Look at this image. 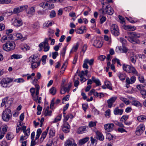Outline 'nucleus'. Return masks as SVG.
Listing matches in <instances>:
<instances>
[{"label": "nucleus", "instance_id": "1", "mask_svg": "<svg viewBox=\"0 0 146 146\" xmlns=\"http://www.w3.org/2000/svg\"><path fill=\"white\" fill-rule=\"evenodd\" d=\"M123 68L126 72L131 73L133 75L138 76L139 80L141 83L146 82V80L144 79L143 76L139 74L135 68L133 66L123 64Z\"/></svg>", "mask_w": 146, "mask_h": 146}, {"label": "nucleus", "instance_id": "2", "mask_svg": "<svg viewBox=\"0 0 146 146\" xmlns=\"http://www.w3.org/2000/svg\"><path fill=\"white\" fill-rule=\"evenodd\" d=\"M40 87L38 85H36L35 89L33 88H31L30 90L32 99L37 103L40 104L41 103L42 98L38 97L39 91Z\"/></svg>", "mask_w": 146, "mask_h": 146}, {"label": "nucleus", "instance_id": "3", "mask_svg": "<svg viewBox=\"0 0 146 146\" xmlns=\"http://www.w3.org/2000/svg\"><path fill=\"white\" fill-rule=\"evenodd\" d=\"M128 35L129 36L127 37L125 36V37L127 38V39L130 42L133 44H139L140 42L139 40L137 38L140 37V35L138 33L135 32H130L128 33Z\"/></svg>", "mask_w": 146, "mask_h": 146}, {"label": "nucleus", "instance_id": "4", "mask_svg": "<svg viewBox=\"0 0 146 146\" xmlns=\"http://www.w3.org/2000/svg\"><path fill=\"white\" fill-rule=\"evenodd\" d=\"M12 113L11 110L8 109H6L3 111L2 115V117L3 120L5 121H8L11 118Z\"/></svg>", "mask_w": 146, "mask_h": 146}, {"label": "nucleus", "instance_id": "5", "mask_svg": "<svg viewBox=\"0 0 146 146\" xmlns=\"http://www.w3.org/2000/svg\"><path fill=\"white\" fill-rule=\"evenodd\" d=\"M15 47V44L13 41H7L3 45L4 50L9 51L13 50Z\"/></svg>", "mask_w": 146, "mask_h": 146}, {"label": "nucleus", "instance_id": "6", "mask_svg": "<svg viewBox=\"0 0 146 146\" xmlns=\"http://www.w3.org/2000/svg\"><path fill=\"white\" fill-rule=\"evenodd\" d=\"M47 39H45L44 41L40 43L39 45V47L40 48L39 51H41L43 47L44 51L45 52L48 51L50 49Z\"/></svg>", "mask_w": 146, "mask_h": 146}, {"label": "nucleus", "instance_id": "7", "mask_svg": "<svg viewBox=\"0 0 146 146\" xmlns=\"http://www.w3.org/2000/svg\"><path fill=\"white\" fill-rule=\"evenodd\" d=\"M13 81V79L9 78H3L0 82V84L2 87L7 88L9 87V84Z\"/></svg>", "mask_w": 146, "mask_h": 146}, {"label": "nucleus", "instance_id": "8", "mask_svg": "<svg viewBox=\"0 0 146 146\" xmlns=\"http://www.w3.org/2000/svg\"><path fill=\"white\" fill-rule=\"evenodd\" d=\"M110 31L111 33L115 36H117L119 34V30L116 24H113L111 25Z\"/></svg>", "mask_w": 146, "mask_h": 146}, {"label": "nucleus", "instance_id": "9", "mask_svg": "<svg viewBox=\"0 0 146 146\" xmlns=\"http://www.w3.org/2000/svg\"><path fill=\"white\" fill-rule=\"evenodd\" d=\"M12 24L15 26L18 27L22 26L23 21L21 19L18 17L13 18L12 20Z\"/></svg>", "mask_w": 146, "mask_h": 146}, {"label": "nucleus", "instance_id": "10", "mask_svg": "<svg viewBox=\"0 0 146 146\" xmlns=\"http://www.w3.org/2000/svg\"><path fill=\"white\" fill-rule=\"evenodd\" d=\"M104 6H106V7L105 9L104 8L103 11L108 15H112L114 12V11L110 5L108 4Z\"/></svg>", "mask_w": 146, "mask_h": 146}, {"label": "nucleus", "instance_id": "11", "mask_svg": "<svg viewBox=\"0 0 146 146\" xmlns=\"http://www.w3.org/2000/svg\"><path fill=\"white\" fill-rule=\"evenodd\" d=\"M8 97H7L3 99L1 104V106L3 107L5 105V107L9 108L10 106L12 103V102L9 100H8Z\"/></svg>", "mask_w": 146, "mask_h": 146}, {"label": "nucleus", "instance_id": "12", "mask_svg": "<svg viewBox=\"0 0 146 146\" xmlns=\"http://www.w3.org/2000/svg\"><path fill=\"white\" fill-rule=\"evenodd\" d=\"M145 129V127L143 124H140L138 126L136 129V134L137 135H139L142 134Z\"/></svg>", "mask_w": 146, "mask_h": 146}, {"label": "nucleus", "instance_id": "13", "mask_svg": "<svg viewBox=\"0 0 146 146\" xmlns=\"http://www.w3.org/2000/svg\"><path fill=\"white\" fill-rule=\"evenodd\" d=\"M114 127V125L113 123H108L104 125V128L108 132H111Z\"/></svg>", "mask_w": 146, "mask_h": 146}, {"label": "nucleus", "instance_id": "14", "mask_svg": "<svg viewBox=\"0 0 146 146\" xmlns=\"http://www.w3.org/2000/svg\"><path fill=\"white\" fill-rule=\"evenodd\" d=\"M128 49L124 46H118L116 47V51L119 53H126Z\"/></svg>", "mask_w": 146, "mask_h": 146}, {"label": "nucleus", "instance_id": "15", "mask_svg": "<svg viewBox=\"0 0 146 146\" xmlns=\"http://www.w3.org/2000/svg\"><path fill=\"white\" fill-rule=\"evenodd\" d=\"M65 146H77L74 140L73 139H68L65 142Z\"/></svg>", "mask_w": 146, "mask_h": 146}, {"label": "nucleus", "instance_id": "16", "mask_svg": "<svg viewBox=\"0 0 146 146\" xmlns=\"http://www.w3.org/2000/svg\"><path fill=\"white\" fill-rule=\"evenodd\" d=\"M93 45L97 48H101L102 46L103 43L99 40H94L92 42Z\"/></svg>", "mask_w": 146, "mask_h": 146}, {"label": "nucleus", "instance_id": "17", "mask_svg": "<svg viewBox=\"0 0 146 146\" xmlns=\"http://www.w3.org/2000/svg\"><path fill=\"white\" fill-rule=\"evenodd\" d=\"M117 98V96H116L112 97L107 100V102L108 104V106L109 108H111V107L113 103L115 101Z\"/></svg>", "mask_w": 146, "mask_h": 146}, {"label": "nucleus", "instance_id": "18", "mask_svg": "<svg viewBox=\"0 0 146 146\" xmlns=\"http://www.w3.org/2000/svg\"><path fill=\"white\" fill-rule=\"evenodd\" d=\"M70 125L67 122H65L63 125L62 127V131L65 133H67L69 132L70 130Z\"/></svg>", "mask_w": 146, "mask_h": 146}, {"label": "nucleus", "instance_id": "19", "mask_svg": "<svg viewBox=\"0 0 146 146\" xmlns=\"http://www.w3.org/2000/svg\"><path fill=\"white\" fill-rule=\"evenodd\" d=\"M88 128L87 126H81L78 128L76 131V132L78 134H82L86 132V128Z\"/></svg>", "mask_w": 146, "mask_h": 146}, {"label": "nucleus", "instance_id": "20", "mask_svg": "<svg viewBox=\"0 0 146 146\" xmlns=\"http://www.w3.org/2000/svg\"><path fill=\"white\" fill-rule=\"evenodd\" d=\"M38 55L37 54H34L29 58V62H30L37 61L38 59Z\"/></svg>", "mask_w": 146, "mask_h": 146}, {"label": "nucleus", "instance_id": "21", "mask_svg": "<svg viewBox=\"0 0 146 146\" xmlns=\"http://www.w3.org/2000/svg\"><path fill=\"white\" fill-rule=\"evenodd\" d=\"M136 79V78L134 76H132L130 79L129 78H127L126 80V85L133 83L135 82Z\"/></svg>", "mask_w": 146, "mask_h": 146}, {"label": "nucleus", "instance_id": "22", "mask_svg": "<svg viewBox=\"0 0 146 146\" xmlns=\"http://www.w3.org/2000/svg\"><path fill=\"white\" fill-rule=\"evenodd\" d=\"M123 110L122 109H119L118 107H116L114 110L113 113L115 115H121L123 113Z\"/></svg>", "mask_w": 146, "mask_h": 146}, {"label": "nucleus", "instance_id": "23", "mask_svg": "<svg viewBox=\"0 0 146 146\" xmlns=\"http://www.w3.org/2000/svg\"><path fill=\"white\" fill-rule=\"evenodd\" d=\"M129 60L134 64H135L136 61L137 57L136 55L133 53L130 54L129 56Z\"/></svg>", "mask_w": 146, "mask_h": 146}, {"label": "nucleus", "instance_id": "24", "mask_svg": "<svg viewBox=\"0 0 146 146\" xmlns=\"http://www.w3.org/2000/svg\"><path fill=\"white\" fill-rule=\"evenodd\" d=\"M49 127H48L46 129L45 131L43 132L42 133L41 137L40 138V142H42L44 140V139L45 138L47 133L49 129Z\"/></svg>", "mask_w": 146, "mask_h": 146}, {"label": "nucleus", "instance_id": "25", "mask_svg": "<svg viewBox=\"0 0 146 146\" xmlns=\"http://www.w3.org/2000/svg\"><path fill=\"white\" fill-rule=\"evenodd\" d=\"M96 138L100 141H102L104 139V137L103 135L100 132L97 131L96 132Z\"/></svg>", "mask_w": 146, "mask_h": 146}, {"label": "nucleus", "instance_id": "26", "mask_svg": "<svg viewBox=\"0 0 146 146\" xmlns=\"http://www.w3.org/2000/svg\"><path fill=\"white\" fill-rule=\"evenodd\" d=\"M31 67L33 69H34L38 67L40 64V61H36L31 62Z\"/></svg>", "mask_w": 146, "mask_h": 146}, {"label": "nucleus", "instance_id": "27", "mask_svg": "<svg viewBox=\"0 0 146 146\" xmlns=\"http://www.w3.org/2000/svg\"><path fill=\"white\" fill-rule=\"evenodd\" d=\"M45 2H42L40 3L39 4V6L41 7L46 10L48 9V3L47 2H47L45 1Z\"/></svg>", "mask_w": 146, "mask_h": 146}, {"label": "nucleus", "instance_id": "28", "mask_svg": "<svg viewBox=\"0 0 146 146\" xmlns=\"http://www.w3.org/2000/svg\"><path fill=\"white\" fill-rule=\"evenodd\" d=\"M86 30V27L85 26H82L79 29H77L76 30L77 33L82 34L84 33L85 30Z\"/></svg>", "mask_w": 146, "mask_h": 146}, {"label": "nucleus", "instance_id": "29", "mask_svg": "<svg viewBox=\"0 0 146 146\" xmlns=\"http://www.w3.org/2000/svg\"><path fill=\"white\" fill-rule=\"evenodd\" d=\"M92 79L93 82L96 84L97 86H99L101 85V82L98 79L96 78L93 76L92 77Z\"/></svg>", "mask_w": 146, "mask_h": 146}, {"label": "nucleus", "instance_id": "30", "mask_svg": "<svg viewBox=\"0 0 146 146\" xmlns=\"http://www.w3.org/2000/svg\"><path fill=\"white\" fill-rule=\"evenodd\" d=\"M89 137H87L81 139L79 141L80 144L82 145L85 144L89 140Z\"/></svg>", "mask_w": 146, "mask_h": 146}, {"label": "nucleus", "instance_id": "31", "mask_svg": "<svg viewBox=\"0 0 146 146\" xmlns=\"http://www.w3.org/2000/svg\"><path fill=\"white\" fill-rule=\"evenodd\" d=\"M49 106H47L44 111V115L45 116L48 115H50L52 113V111L51 110H49Z\"/></svg>", "mask_w": 146, "mask_h": 146}, {"label": "nucleus", "instance_id": "32", "mask_svg": "<svg viewBox=\"0 0 146 146\" xmlns=\"http://www.w3.org/2000/svg\"><path fill=\"white\" fill-rule=\"evenodd\" d=\"M117 75L120 80H125L126 77L125 73L119 72L118 74Z\"/></svg>", "mask_w": 146, "mask_h": 146}, {"label": "nucleus", "instance_id": "33", "mask_svg": "<svg viewBox=\"0 0 146 146\" xmlns=\"http://www.w3.org/2000/svg\"><path fill=\"white\" fill-rule=\"evenodd\" d=\"M35 9L34 7H31L29 10L27 12L28 15L29 17H31L34 14Z\"/></svg>", "mask_w": 146, "mask_h": 146}, {"label": "nucleus", "instance_id": "34", "mask_svg": "<svg viewBox=\"0 0 146 146\" xmlns=\"http://www.w3.org/2000/svg\"><path fill=\"white\" fill-rule=\"evenodd\" d=\"M137 120L140 122H142L146 120V116L141 115L137 117Z\"/></svg>", "mask_w": 146, "mask_h": 146}, {"label": "nucleus", "instance_id": "35", "mask_svg": "<svg viewBox=\"0 0 146 146\" xmlns=\"http://www.w3.org/2000/svg\"><path fill=\"white\" fill-rule=\"evenodd\" d=\"M11 58L12 59H17L21 58L22 57V55L20 54H13L11 56Z\"/></svg>", "mask_w": 146, "mask_h": 146}, {"label": "nucleus", "instance_id": "36", "mask_svg": "<svg viewBox=\"0 0 146 146\" xmlns=\"http://www.w3.org/2000/svg\"><path fill=\"white\" fill-rule=\"evenodd\" d=\"M100 1L102 5V7L103 8L104 7V6H106V5L109 4V3L112 2V0H106V2H104V1H102V0H100Z\"/></svg>", "mask_w": 146, "mask_h": 146}, {"label": "nucleus", "instance_id": "37", "mask_svg": "<svg viewBox=\"0 0 146 146\" xmlns=\"http://www.w3.org/2000/svg\"><path fill=\"white\" fill-rule=\"evenodd\" d=\"M84 61L87 64L88 63L90 66H92L93 64L94 59H92L90 60H89L88 59L86 58L85 59Z\"/></svg>", "mask_w": 146, "mask_h": 146}, {"label": "nucleus", "instance_id": "38", "mask_svg": "<svg viewBox=\"0 0 146 146\" xmlns=\"http://www.w3.org/2000/svg\"><path fill=\"white\" fill-rule=\"evenodd\" d=\"M21 49L24 51H27L30 49V47L27 44H24L21 48Z\"/></svg>", "mask_w": 146, "mask_h": 146}, {"label": "nucleus", "instance_id": "39", "mask_svg": "<svg viewBox=\"0 0 146 146\" xmlns=\"http://www.w3.org/2000/svg\"><path fill=\"white\" fill-rule=\"evenodd\" d=\"M62 118V114H60L58 115L56 118L54 119V120L53 121V123H56L60 121Z\"/></svg>", "mask_w": 146, "mask_h": 146}, {"label": "nucleus", "instance_id": "40", "mask_svg": "<svg viewBox=\"0 0 146 146\" xmlns=\"http://www.w3.org/2000/svg\"><path fill=\"white\" fill-rule=\"evenodd\" d=\"M42 131L40 129H38L37 130L36 135L35 137V140H38L39 136L42 133Z\"/></svg>", "mask_w": 146, "mask_h": 146}, {"label": "nucleus", "instance_id": "41", "mask_svg": "<svg viewBox=\"0 0 146 146\" xmlns=\"http://www.w3.org/2000/svg\"><path fill=\"white\" fill-rule=\"evenodd\" d=\"M35 135V133L34 132H33L31 134V138L32 141L31 142V146H34L35 144L34 143L35 141H33L34 137Z\"/></svg>", "mask_w": 146, "mask_h": 146}, {"label": "nucleus", "instance_id": "42", "mask_svg": "<svg viewBox=\"0 0 146 146\" xmlns=\"http://www.w3.org/2000/svg\"><path fill=\"white\" fill-rule=\"evenodd\" d=\"M104 83L107 88L110 90H111L112 89L111 84L110 82L106 81Z\"/></svg>", "mask_w": 146, "mask_h": 146}, {"label": "nucleus", "instance_id": "43", "mask_svg": "<svg viewBox=\"0 0 146 146\" xmlns=\"http://www.w3.org/2000/svg\"><path fill=\"white\" fill-rule=\"evenodd\" d=\"M132 104L137 107L140 106H142V105L139 102L137 101H133L132 102Z\"/></svg>", "mask_w": 146, "mask_h": 146}, {"label": "nucleus", "instance_id": "44", "mask_svg": "<svg viewBox=\"0 0 146 146\" xmlns=\"http://www.w3.org/2000/svg\"><path fill=\"white\" fill-rule=\"evenodd\" d=\"M120 99L124 102L126 104H129V101L127 99L122 97H121Z\"/></svg>", "mask_w": 146, "mask_h": 146}, {"label": "nucleus", "instance_id": "45", "mask_svg": "<svg viewBox=\"0 0 146 146\" xmlns=\"http://www.w3.org/2000/svg\"><path fill=\"white\" fill-rule=\"evenodd\" d=\"M68 88L66 87H64L62 88L61 90L60 93L62 94H64L66 92H68L69 90H68Z\"/></svg>", "mask_w": 146, "mask_h": 146}, {"label": "nucleus", "instance_id": "46", "mask_svg": "<svg viewBox=\"0 0 146 146\" xmlns=\"http://www.w3.org/2000/svg\"><path fill=\"white\" fill-rule=\"evenodd\" d=\"M50 92L52 95H55L56 92V88L54 87H52L51 88L50 90Z\"/></svg>", "mask_w": 146, "mask_h": 146}, {"label": "nucleus", "instance_id": "47", "mask_svg": "<svg viewBox=\"0 0 146 146\" xmlns=\"http://www.w3.org/2000/svg\"><path fill=\"white\" fill-rule=\"evenodd\" d=\"M14 81L17 83H23L25 82V80L23 78H18L14 80Z\"/></svg>", "mask_w": 146, "mask_h": 146}, {"label": "nucleus", "instance_id": "48", "mask_svg": "<svg viewBox=\"0 0 146 146\" xmlns=\"http://www.w3.org/2000/svg\"><path fill=\"white\" fill-rule=\"evenodd\" d=\"M7 126L5 125L2 128V131L1 130L0 132H1V133H4V134H5L7 131Z\"/></svg>", "mask_w": 146, "mask_h": 146}, {"label": "nucleus", "instance_id": "49", "mask_svg": "<svg viewBox=\"0 0 146 146\" xmlns=\"http://www.w3.org/2000/svg\"><path fill=\"white\" fill-rule=\"evenodd\" d=\"M104 40L108 42V43L110 44L111 42V39L110 37H109L107 35H104Z\"/></svg>", "mask_w": 146, "mask_h": 146}, {"label": "nucleus", "instance_id": "50", "mask_svg": "<svg viewBox=\"0 0 146 146\" xmlns=\"http://www.w3.org/2000/svg\"><path fill=\"white\" fill-rule=\"evenodd\" d=\"M11 0H0V4H8L11 3Z\"/></svg>", "mask_w": 146, "mask_h": 146}, {"label": "nucleus", "instance_id": "51", "mask_svg": "<svg viewBox=\"0 0 146 146\" xmlns=\"http://www.w3.org/2000/svg\"><path fill=\"white\" fill-rule=\"evenodd\" d=\"M21 8L20 7H16L14 9L13 12L15 13H18L21 12Z\"/></svg>", "mask_w": 146, "mask_h": 146}, {"label": "nucleus", "instance_id": "52", "mask_svg": "<svg viewBox=\"0 0 146 146\" xmlns=\"http://www.w3.org/2000/svg\"><path fill=\"white\" fill-rule=\"evenodd\" d=\"M97 122L91 121L89 122L88 126L90 127H94L96 126Z\"/></svg>", "mask_w": 146, "mask_h": 146}, {"label": "nucleus", "instance_id": "53", "mask_svg": "<svg viewBox=\"0 0 146 146\" xmlns=\"http://www.w3.org/2000/svg\"><path fill=\"white\" fill-rule=\"evenodd\" d=\"M13 137L11 133L9 132L6 136V138L8 140H10L13 138Z\"/></svg>", "mask_w": 146, "mask_h": 146}, {"label": "nucleus", "instance_id": "54", "mask_svg": "<svg viewBox=\"0 0 146 146\" xmlns=\"http://www.w3.org/2000/svg\"><path fill=\"white\" fill-rule=\"evenodd\" d=\"M66 49V46H65L63 48L62 50L61 51V54L62 56L64 57V56Z\"/></svg>", "mask_w": 146, "mask_h": 146}, {"label": "nucleus", "instance_id": "55", "mask_svg": "<svg viewBox=\"0 0 146 146\" xmlns=\"http://www.w3.org/2000/svg\"><path fill=\"white\" fill-rule=\"evenodd\" d=\"M88 72V71L87 70H85L81 71V72L79 74V75H82V76H84L85 75L87 76Z\"/></svg>", "mask_w": 146, "mask_h": 146}, {"label": "nucleus", "instance_id": "56", "mask_svg": "<svg viewBox=\"0 0 146 146\" xmlns=\"http://www.w3.org/2000/svg\"><path fill=\"white\" fill-rule=\"evenodd\" d=\"M128 117L129 116L128 115H123L121 118L120 121H123V120H124V121H126L127 119L128 118Z\"/></svg>", "mask_w": 146, "mask_h": 146}, {"label": "nucleus", "instance_id": "57", "mask_svg": "<svg viewBox=\"0 0 146 146\" xmlns=\"http://www.w3.org/2000/svg\"><path fill=\"white\" fill-rule=\"evenodd\" d=\"M141 93L143 98H146V90L144 89L141 92Z\"/></svg>", "mask_w": 146, "mask_h": 146}, {"label": "nucleus", "instance_id": "58", "mask_svg": "<svg viewBox=\"0 0 146 146\" xmlns=\"http://www.w3.org/2000/svg\"><path fill=\"white\" fill-rule=\"evenodd\" d=\"M49 16L51 18H53L55 17L56 16L55 12L54 10L51 11L50 14Z\"/></svg>", "mask_w": 146, "mask_h": 146}, {"label": "nucleus", "instance_id": "59", "mask_svg": "<svg viewBox=\"0 0 146 146\" xmlns=\"http://www.w3.org/2000/svg\"><path fill=\"white\" fill-rule=\"evenodd\" d=\"M113 136L110 133H108L106 135V138L108 139L109 140L113 139Z\"/></svg>", "mask_w": 146, "mask_h": 146}, {"label": "nucleus", "instance_id": "60", "mask_svg": "<svg viewBox=\"0 0 146 146\" xmlns=\"http://www.w3.org/2000/svg\"><path fill=\"white\" fill-rule=\"evenodd\" d=\"M106 18L105 16H103L100 18V24H103L106 20Z\"/></svg>", "mask_w": 146, "mask_h": 146}, {"label": "nucleus", "instance_id": "61", "mask_svg": "<svg viewBox=\"0 0 146 146\" xmlns=\"http://www.w3.org/2000/svg\"><path fill=\"white\" fill-rule=\"evenodd\" d=\"M69 95H67L65 97H64L62 100V102L63 103H64V102L68 100H69Z\"/></svg>", "mask_w": 146, "mask_h": 146}, {"label": "nucleus", "instance_id": "62", "mask_svg": "<svg viewBox=\"0 0 146 146\" xmlns=\"http://www.w3.org/2000/svg\"><path fill=\"white\" fill-rule=\"evenodd\" d=\"M78 46L79 43H77L75 45L73 46L72 49L74 51L76 52L78 49Z\"/></svg>", "mask_w": 146, "mask_h": 146}, {"label": "nucleus", "instance_id": "63", "mask_svg": "<svg viewBox=\"0 0 146 146\" xmlns=\"http://www.w3.org/2000/svg\"><path fill=\"white\" fill-rule=\"evenodd\" d=\"M119 18L120 20V22L123 24H124L125 23L124 18L121 16L119 15Z\"/></svg>", "mask_w": 146, "mask_h": 146}, {"label": "nucleus", "instance_id": "64", "mask_svg": "<svg viewBox=\"0 0 146 146\" xmlns=\"http://www.w3.org/2000/svg\"><path fill=\"white\" fill-rule=\"evenodd\" d=\"M120 42H121L123 45H125L126 44L127 41L124 38H121L120 39Z\"/></svg>", "mask_w": 146, "mask_h": 146}]
</instances>
